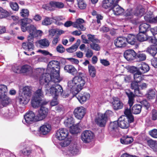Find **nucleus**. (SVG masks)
Here are the masks:
<instances>
[{
	"label": "nucleus",
	"mask_w": 157,
	"mask_h": 157,
	"mask_svg": "<svg viewBox=\"0 0 157 157\" xmlns=\"http://www.w3.org/2000/svg\"><path fill=\"white\" fill-rule=\"evenodd\" d=\"M70 132L72 134H77L80 132V129L79 124H77L75 125H73L72 127H70Z\"/></svg>",
	"instance_id": "40"
},
{
	"label": "nucleus",
	"mask_w": 157,
	"mask_h": 157,
	"mask_svg": "<svg viewBox=\"0 0 157 157\" xmlns=\"http://www.w3.org/2000/svg\"><path fill=\"white\" fill-rule=\"evenodd\" d=\"M142 108V106L140 104L135 105L132 108V112L134 114H139L141 112Z\"/></svg>",
	"instance_id": "36"
},
{
	"label": "nucleus",
	"mask_w": 157,
	"mask_h": 157,
	"mask_svg": "<svg viewBox=\"0 0 157 157\" xmlns=\"http://www.w3.org/2000/svg\"><path fill=\"white\" fill-rule=\"evenodd\" d=\"M79 153V149L75 144L71 145L67 151L68 155L70 156L75 155Z\"/></svg>",
	"instance_id": "17"
},
{
	"label": "nucleus",
	"mask_w": 157,
	"mask_h": 157,
	"mask_svg": "<svg viewBox=\"0 0 157 157\" xmlns=\"http://www.w3.org/2000/svg\"><path fill=\"white\" fill-rule=\"evenodd\" d=\"M33 121V119L25 115L24 118L23 119L22 121L24 124L28 125L32 124Z\"/></svg>",
	"instance_id": "44"
},
{
	"label": "nucleus",
	"mask_w": 157,
	"mask_h": 157,
	"mask_svg": "<svg viewBox=\"0 0 157 157\" xmlns=\"http://www.w3.org/2000/svg\"><path fill=\"white\" fill-rule=\"evenodd\" d=\"M124 56L128 61H130L136 58V53L133 50L128 49L124 52Z\"/></svg>",
	"instance_id": "15"
},
{
	"label": "nucleus",
	"mask_w": 157,
	"mask_h": 157,
	"mask_svg": "<svg viewBox=\"0 0 157 157\" xmlns=\"http://www.w3.org/2000/svg\"><path fill=\"white\" fill-rule=\"evenodd\" d=\"M52 20L51 18L48 17H46L42 22V24L44 25H50L52 23Z\"/></svg>",
	"instance_id": "53"
},
{
	"label": "nucleus",
	"mask_w": 157,
	"mask_h": 157,
	"mask_svg": "<svg viewBox=\"0 0 157 157\" xmlns=\"http://www.w3.org/2000/svg\"><path fill=\"white\" fill-rule=\"evenodd\" d=\"M4 115L5 117L7 118H11L14 117V113L13 112H12L11 110H8V113H5Z\"/></svg>",
	"instance_id": "56"
},
{
	"label": "nucleus",
	"mask_w": 157,
	"mask_h": 157,
	"mask_svg": "<svg viewBox=\"0 0 157 157\" xmlns=\"http://www.w3.org/2000/svg\"><path fill=\"white\" fill-rule=\"evenodd\" d=\"M94 134L90 130H85L81 134V139L85 143H88L90 142L93 138Z\"/></svg>",
	"instance_id": "8"
},
{
	"label": "nucleus",
	"mask_w": 157,
	"mask_h": 157,
	"mask_svg": "<svg viewBox=\"0 0 157 157\" xmlns=\"http://www.w3.org/2000/svg\"><path fill=\"white\" fill-rule=\"evenodd\" d=\"M138 84V82L135 81L132 82L131 84V88L134 90L135 93L136 95L140 96V95H142V94L139 90V86Z\"/></svg>",
	"instance_id": "24"
},
{
	"label": "nucleus",
	"mask_w": 157,
	"mask_h": 157,
	"mask_svg": "<svg viewBox=\"0 0 157 157\" xmlns=\"http://www.w3.org/2000/svg\"><path fill=\"white\" fill-rule=\"evenodd\" d=\"M41 98H37L36 96H33L31 100V103L32 106L36 108L40 106Z\"/></svg>",
	"instance_id": "29"
},
{
	"label": "nucleus",
	"mask_w": 157,
	"mask_h": 157,
	"mask_svg": "<svg viewBox=\"0 0 157 157\" xmlns=\"http://www.w3.org/2000/svg\"><path fill=\"white\" fill-rule=\"evenodd\" d=\"M56 50L58 52L61 53L65 51L64 48L61 44H59L57 47Z\"/></svg>",
	"instance_id": "64"
},
{
	"label": "nucleus",
	"mask_w": 157,
	"mask_h": 157,
	"mask_svg": "<svg viewBox=\"0 0 157 157\" xmlns=\"http://www.w3.org/2000/svg\"><path fill=\"white\" fill-rule=\"evenodd\" d=\"M145 12V10L143 8H137L134 14L138 17L142 16Z\"/></svg>",
	"instance_id": "45"
},
{
	"label": "nucleus",
	"mask_w": 157,
	"mask_h": 157,
	"mask_svg": "<svg viewBox=\"0 0 157 157\" xmlns=\"http://www.w3.org/2000/svg\"><path fill=\"white\" fill-rule=\"evenodd\" d=\"M42 33V32L40 30H37L36 29V31L34 32L32 37V41L31 42L32 43L33 39L35 37H36L38 36H41Z\"/></svg>",
	"instance_id": "55"
},
{
	"label": "nucleus",
	"mask_w": 157,
	"mask_h": 157,
	"mask_svg": "<svg viewBox=\"0 0 157 157\" xmlns=\"http://www.w3.org/2000/svg\"><path fill=\"white\" fill-rule=\"evenodd\" d=\"M87 36L89 41H91L93 43L94 42L98 43L99 42V40L97 38H96L94 35H92L90 34H88Z\"/></svg>",
	"instance_id": "48"
},
{
	"label": "nucleus",
	"mask_w": 157,
	"mask_h": 157,
	"mask_svg": "<svg viewBox=\"0 0 157 157\" xmlns=\"http://www.w3.org/2000/svg\"><path fill=\"white\" fill-rule=\"evenodd\" d=\"M114 44L117 48H122L126 46L127 43L126 37L123 36L117 37L115 40Z\"/></svg>",
	"instance_id": "14"
},
{
	"label": "nucleus",
	"mask_w": 157,
	"mask_h": 157,
	"mask_svg": "<svg viewBox=\"0 0 157 157\" xmlns=\"http://www.w3.org/2000/svg\"><path fill=\"white\" fill-rule=\"evenodd\" d=\"M118 126L122 128H127L129 126L128 119L125 116L120 117L118 120Z\"/></svg>",
	"instance_id": "13"
},
{
	"label": "nucleus",
	"mask_w": 157,
	"mask_h": 157,
	"mask_svg": "<svg viewBox=\"0 0 157 157\" xmlns=\"http://www.w3.org/2000/svg\"><path fill=\"white\" fill-rule=\"evenodd\" d=\"M146 58V55L143 52H140L136 55V58L138 61L145 60Z\"/></svg>",
	"instance_id": "43"
},
{
	"label": "nucleus",
	"mask_w": 157,
	"mask_h": 157,
	"mask_svg": "<svg viewBox=\"0 0 157 157\" xmlns=\"http://www.w3.org/2000/svg\"><path fill=\"white\" fill-rule=\"evenodd\" d=\"M149 70V66L144 63H142L141 65L138 68V71L142 74L147 72Z\"/></svg>",
	"instance_id": "28"
},
{
	"label": "nucleus",
	"mask_w": 157,
	"mask_h": 157,
	"mask_svg": "<svg viewBox=\"0 0 157 157\" xmlns=\"http://www.w3.org/2000/svg\"><path fill=\"white\" fill-rule=\"evenodd\" d=\"M90 94L87 93H84L83 94H79L77 95L76 98L82 104L85 102L90 97Z\"/></svg>",
	"instance_id": "19"
},
{
	"label": "nucleus",
	"mask_w": 157,
	"mask_h": 157,
	"mask_svg": "<svg viewBox=\"0 0 157 157\" xmlns=\"http://www.w3.org/2000/svg\"><path fill=\"white\" fill-rule=\"evenodd\" d=\"M31 69V67L29 66L25 65L23 66L20 69V73H26L29 71Z\"/></svg>",
	"instance_id": "49"
},
{
	"label": "nucleus",
	"mask_w": 157,
	"mask_h": 157,
	"mask_svg": "<svg viewBox=\"0 0 157 157\" xmlns=\"http://www.w3.org/2000/svg\"><path fill=\"white\" fill-rule=\"evenodd\" d=\"M65 71L71 75H75L77 72V70L72 65H67L65 66L64 68Z\"/></svg>",
	"instance_id": "25"
},
{
	"label": "nucleus",
	"mask_w": 157,
	"mask_h": 157,
	"mask_svg": "<svg viewBox=\"0 0 157 157\" xmlns=\"http://www.w3.org/2000/svg\"><path fill=\"white\" fill-rule=\"evenodd\" d=\"M149 42H150L155 46L157 45V39L155 37L149 36L148 40Z\"/></svg>",
	"instance_id": "59"
},
{
	"label": "nucleus",
	"mask_w": 157,
	"mask_h": 157,
	"mask_svg": "<svg viewBox=\"0 0 157 157\" xmlns=\"http://www.w3.org/2000/svg\"><path fill=\"white\" fill-rule=\"evenodd\" d=\"M60 63L57 60H52L48 63L47 70V73H44L45 69L44 68H38L36 73L38 76L41 75L40 77H44L48 80L51 78L56 82H60L59 70Z\"/></svg>",
	"instance_id": "1"
},
{
	"label": "nucleus",
	"mask_w": 157,
	"mask_h": 157,
	"mask_svg": "<svg viewBox=\"0 0 157 157\" xmlns=\"http://www.w3.org/2000/svg\"><path fill=\"white\" fill-rule=\"evenodd\" d=\"M86 109L82 106L76 108L74 111V114L75 117L78 120H81L85 116Z\"/></svg>",
	"instance_id": "10"
},
{
	"label": "nucleus",
	"mask_w": 157,
	"mask_h": 157,
	"mask_svg": "<svg viewBox=\"0 0 157 157\" xmlns=\"http://www.w3.org/2000/svg\"><path fill=\"white\" fill-rule=\"evenodd\" d=\"M29 98L22 95L19 96L17 98L19 104L23 106L26 105L29 101Z\"/></svg>",
	"instance_id": "27"
},
{
	"label": "nucleus",
	"mask_w": 157,
	"mask_h": 157,
	"mask_svg": "<svg viewBox=\"0 0 157 157\" xmlns=\"http://www.w3.org/2000/svg\"><path fill=\"white\" fill-rule=\"evenodd\" d=\"M112 111L107 110L104 113H98V116L95 118V121L96 124L100 127H104L106 124L108 118L112 115Z\"/></svg>",
	"instance_id": "5"
},
{
	"label": "nucleus",
	"mask_w": 157,
	"mask_h": 157,
	"mask_svg": "<svg viewBox=\"0 0 157 157\" xmlns=\"http://www.w3.org/2000/svg\"><path fill=\"white\" fill-rule=\"evenodd\" d=\"M23 95L29 98L32 95V88L31 87L26 86L23 88Z\"/></svg>",
	"instance_id": "33"
},
{
	"label": "nucleus",
	"mask_w": 157,
	"mask_h": 157,
	"mask_svg": "<svg viewBox=\"0 0 157 157\" xmlns=\"http://www.w3.org/2000/svg\"><path fill=\"white\" fill-rule=\"evenodd\" d=\"M115 0H103L102 2V7L107 9L111 8L114 6Z\"/></svg>",
	"instance_id": "26"
},
{
	"label": "nucleus",
	"mask_w": 157,
	"mask_h": 157,
	"mask_svg": "<svg viewBox=\"0 0 157 157\" xmlns=\"http://www.w3.org/2000/svg\"><path fill=\"white\" fill-rule=\"evenodd\" d=\"M113 107L115 110L121 109L123 106V104L117 98H113L112 103Z\"/></svg>",
	"instance_id": "20"
},
{
	"label": "nucleus",
	"mask_w": 157,
	"mask_h": 157,
	"mask_svg": "<svg viewBox=\"0 0 157 157\" xmlns=\"http://www.w3.org/2000/svg\"><path fill=\"white\" fill-rule=\"evenodd\" d=\"M77 46L73 45L71 47L67 49V51L68 52L73 53L77 50Z\"/></svg>",
	"instance_id": "62"
},
{
	"label": "nucleus",
	"mask_w": 157,
	"mask_h": 157,
	"mask_svg": "<svg viewBox=\"0 0 157 157\" xmlns=\"http://www.w3.org/2000/svg\"><path fill=\"white\" fill-rule=\"evenodd\" d=\"M51 125L46 123L41 126L39 129V132L41 134L45 135L48 134L51 130Z\"/></svg>",
	"instance_id": "16"
},
{
	"label": "nucleus",
	"mask_w": 157,
	"mask_h": 157,
	"mask_svg": "<svg viewBox=\"0 0 157 157\" xmlns=\"http://www.w3.org/2000/svg\"><path fill=\"white\" fill-rule=\"evenodd\" d=\"M59 82H55L51 78L48 80L46 77H40V84L47 88L46 94L49 95L54 96V98H57L58 97L61 95L63 92L62 87L58 83H56Z\"/></svg>",
	"instance_id": "3"
},
{
	"label": "nucleus",
	"mask_w": 157,
	"mask_h": 157,
	"mask_svg": "<svg viewBox=\"0 0 157 157\" xmlns=\"http://www.w3.org/2000/svg\"><path fill=\"white\" fill-rule=\"evenodd\" d=\"M52 19L56 21L55 22L56 24L60 25L63 24V23L59 21L63 20L64 18L61 16H58L53 17Z\"/></svg>",
	"instance_id": "51"
},
{
	"label": "nucleus",
	"mask_w": 157,
	"mask_h": 157,
	"mask_svg": "<svg viewBox=\"0 0 157 157\" xmlns=\"http://www.w3.org/2000/svg\"><path fill=\"white\" fill-rule=\"evenodd\" d=\"M9 18H10V20L12 19L13 20V21H14V22L11 24V26H13L14 25H16L19 22L20 24V21L21 19L19 20V17H18L15 16H10Z\"/></svg>",
	"instance_id": "47"
},
{
	"label": "nucleus",
	"mask_w": 157,
	"mask_h": 157,
	"mask_svg": "<svg viewBox=\"0 0 157 157\" xmlns=\"http://www.w3.org/2000/svg\"><path fill=\"white\" fill-rule=\"evenodd\" d=\"M118 121H114L110 123L109 127V129L111 131L118 132Z\"/></svg>",
	"instance_id": "32"
},
{
	"label": "nucleus",
	"mask_w": 157,
	"mask_h": 157,
	"mask_svg": "<svg viewBox=\"0 0 157 157\" xmlns=\"http://www.w3.org/2000/svg\"><path fill=\"white\" fill-rule=\"evenodd\" d=\"M30 145L27 143L24 145L25 149L21 151L22 154L25 156L30 155L32 157H40V153H42V151L41 148L39 147H37L36 150H32L31 149H28Z\"/></svg>",
	"instance_id": "6"
},
{
	"label": "nucleus",
	"mask_w": 157,
	"mask_h": 157,
	"mask_svg": "<svg viewBox=\"0 0 157 157\" xmlns=\"http://www.w3.org/2000/svg\"><path fill=\"white\" fill-rule=\"evenodd\" d=\"M74 123L73 118L71 116H69L65 120L64 124L67 127H71V125H73Z\"/></svg>",
	"instance_id": "38"
},
{
	"label": "nucleus",
	"mask_w": 157,
	"mask_h": 157,
	"mask_svg": "<svg viewBox=\"0 0 157 157\" xmlns=\"http://www.w3.org/2000/svg\"><path fill=\"white\" fill-rule=\"evenodd\" d=\"M111 8L113 10L114 14L116 15H122L124 11V10L119 5L114 6Z\"/></svg>",
	"instance_id": "23"
},
{
	"label": "nucleus",
	"mask_w": 157,
	"mask_h": 157,
	"mask_svg": "<svg viewBox=\"0 0 157 157\" xmlns=\"http://www.w3.org/2000/svg\"><path fill=\"white\" fill-rule=\"evenodd\" d=\"M48 112V108L45 106L40 107L36 117V121H40L43 120L47 115Z\"/></svg>",
	"instance_id": "9"
},
{
	"label": "nucleus",
	"mask_w": 157,
	"mask_h": 157,
	"mask_svg": "<svg viewBox=\"0 0 157 157\" xmlns=\"http://www.w3.org/2000/svg\"><path fill=\"white\" fill-rule=\"evenodd\" d=\"M78 7L80 9H84L86 7V4L84 3L83 0H77Z\"/></svg>",
	"instance_id": "52"
},
{
	"label": "nucleus",
	"mask_w": 157,
	"mask_h": 157,
	"mask_svg": "<svg viewBox=\"0 0 157 157\" xmlns=\"http://www.w3.org/2000/svg\"><path fill=\"white\" fill-rule=\"evenodd\" d=\"M125 92L128 98V103L129 104L130 108H131L134 103V95L129 90H126Z\"/></svg>",
	"instance_id": "21"
},
{
	"label": "nucleus",
	"mask_w": 157,
	"mask_h": 157,
	"mask_svg": "<svg viewBox=\"0 0 157 157\" xmlns=\"http://www.w3.org/2000/svg\"><path fill=\"white\" fill-rule=\"evenodd\" d=\"M126 38L127 43L132 45L135 44L137 41L136 36L132 34H128Z\"/></svg>",
	"instance_id": "22"
},
{
	"label": "nucleus",
	"mask_w": 157,
	"mask_h": 157,
	"mask_svg": "<svg viewBox=\"0 0 157 157\" xmlns=\"http://www.w3.org/2000/svg\"><path fill=\"white\" fill-rule=\"evenodd\" d=\"M147 52L154 56L157 53V48L155 46L151 45L147 48Z\"/></svg>",
	"instance_id": "37"
},
{
	"label": "nucleus",
	"mask_w": 157,
	"mask_h": 157,
	"mask_svg": "<svg viewBox=\"0 0 157 157\" xmlns=\"http://www.w3.org/2000/svg\"><path fill=\"white\" fill-rule=\"evenodd\" d=\"M38 43L41 48H45L48 47L49 45V42L48 40L46 39H44L40 40Z\"/></svg>",
	"instance_id": "39"
},
{
	"label": "nucleus",
	"mask_w": 157,
	"mask_h": 157,
	"mask_svg": "<svg viewBox=\"0 0 157 157\" xmlns=\"http://www.w3.org/2000/svg\"><path fill=\"white\" fill-rule=\"evenodd\" d=\"M155 96V92L152 90H149L147 93L146 94V97L149 100L154 99Z\"/></svg>",
	"instance_id": "46"
},
{
	"label": "nucleus",
	"mask_w": 157,
	"mask_h": 157,
	"mask_svg": "<svg viewBox=\"0 0 157 157\" xmlns=\"http://www.w3.org/2000/svg\"><path fill=\"white\" fill-rule=\"evenodd\" d=\"M64 6V4L62 2L56 1H51L49 4H47L43 6L44 8L46 10H51V7L62 8Z\"/></svg>",
	"instance_id": "12"
},
{
	"label": "nucleus",
	"mask_w": 157,
	"mask_h": 157,
	"mask_svg": "<svg viewBox=\"0 0 157 157\" xmlns=\"http://www.w3.org/2000/svg\"><path fill=\"white\" fill-rule=\"evenodd\" d=\"M149 134L152 137L157 138V129H154L149 132Z\"/></svg>",
	"instance_id": "58"
},
{
	"label": "nucleus",
	"mask_w": 157,
	"mask_h": 157,
	"mask_svg": "<svg viewBox=\"0 0 157 157\" xmlns=\"http://www.w3.org/2000/svg\"><path fill=\"white\" fill-rule=\"evenodd\" d=\"M82 75V73H79V75L75 77L68 82V89L74 96L76 95L82 90L86 83L85 78Z\"/></svg>",
	"instance_id": "4"
},
{
	"label": "nucleus",
	"mask_w": 157,
	"mask_h": 157,
	"mask_svg": "<svg viewBox=\"0 0 157 157\" xmlns=\"http://www.w3.org/2000/svg\"><path fill=\"white\" fill-rule=\"evenodd\" d=\"M137 40L140 42H143L148 40L149 36L146 33L139 32V33L136 36Z\"/></svg>",
	"instance_id": "31"
},
{
	"label": "nucleus",
	"mask_w": 157,
	"mask_h": 157,
	"mask_svg": "<svg viewBox=\"0 0 157 157\" xmlns=\"http://www.w3.org/2000/svg\"><path fill=\"white\" fill-rule=\"evenodd\" d=\"M71 140H65L60 142V145L63 147H66L70 144L71 143Z\"/></svg>",
	"instance_id": "63"
},
{
	"label": "nucleus",
	"mask_w": 157,
	"mask_h": 157,
	"mask_svg": "<svg viewBox=\"0 0 157 157\" xmlns=\"http://www.w3.org/2000/svg\"><path fill=\"white\" fill-rule=\"evenodd\" d=\"M90 47L91 49L95 51H99L100 50V47L99 44L93 43L90 44Z\"/></svg>",
	"instance_id": "57"
},
{
	"label": "nucleus",
	"mask_w": 157,
	"mask_h": 157,
	"mask_svg": "<svg viewBox=\"0 0 157 157\" xmlns=\"http://www.w3.org/2000/svg\"><path fill=\"white\" fill-rule=\"evenodd\" d=\"M84 22V20L82 19H77L75 22H74L73 27L78 29H79L82 31H84L86 29L82 24Z\"/></svg>",
	"instance_id": "18"
},
{
	"label": "nucleus",
	"mask_w": 157,
	"mask_h": 157,
	"mask_svg": "<svg viewBox=\"0 0 157 157\" xmlns=\"http://www.w3.org/2000/svg\"><path fill=\"white\" fill-rule=\"evenodd\" d=\"M43 92L42 89H39L35 92L33 96H36L37 98H41V97H43Z\"/></svg>",
	"instance_id": "50"
},
{
	"label": "nucleus",
	"mask_w": 157,
	"mask_h": 157,
	"mask_svg": "<svg viewBox=\"0 0 157 157\" xmlns=\"http://www.w3.org/2000/svg\"><path fill=\"white\" fill-rule=\"evenodd\" d=\"M89 72L90 76L92 78L95 76L96 71L95 67L91 64L88 65Z\"/></svg>",
	"instance_id": "41"
},
{
	"label": "nucleus",
	"mask_w": 157,
	"mask_h": 157,
	"mask_svg": "<svg viewBox=\"0 0 157 157\" xmlns=\"http://www.w3.org/2000/svg\"><path fill=\"white\" fill-rule=\"evenodd\" d=\"M133 141V138L131 136H126L121 139L120 142L121 143L124 144H128L131 143Z\"/></svg>",
	"instance_id": "30"
},
{
	"label": "nucleus",
	"mask_w": 157,
	"mask_h": 157,
	"mask_svg": "<svg viewBox=\"0 0 157 157\" xmlns=\"http://www.w3.org/2000/svg\"><path fill=\"white\" fill-rule=\"evenodd\" d=\"M147 144L154 151L157 152V142L152 139H150L147 141Z\"/></svg>",
	"instance_id": "34"
},
{
	"label": "nucleus",
	"mask_w": 157,
	"mask_h": 157,
	"mask_svg": "<svg viewBox=\"0 0 157 157\" xmlns=\"http://www.w3.org/2000/svg\"><path fill=\"white\" fill-rule=\"evenodd\" d=\"M10 6L12 9L14 11H17L19 9V6L16 2H11L10 3Z\"/></svg>",
	"instance_id": "60"
},
{
	"label": "nucleus",
	"mask_w": 157,
	"mask_h": 157,
	"mask_svg": "<svg viewBox=\"0 0 157 157\" xmlns=\"http://www.w3.org/2000/svg\"><path fill=\"white\" fill-rule=\"evenodd\" d=\"M150 25L148 24L143 23L139 26V32L145 33L150 29Z\"/></svg>",
	"instance_id": "35"
},
{
	"label": "nucleus",
	"mask_w": 157,
	"mask_h": 157,
	"mask_svg": "<svg viewBox=\"0 0 157 157\" xmlns=\"http://www.w3.org/2000/svg\"><path fill=\"white\" fill-rule=\"evenodd\" d=\"M29 11L28 10L23 9L21 10L20 12V15L23 17H28L29 15Z\"/></svg>",
	"instance_id": "54"
},
{
	"label": "nucleus",
	"mask_w": 157,
	"mask_h": 157,
	"mask_svg": "<svg viewBox=\"0 0 157 157\" xmlns=\"http://www.w3.org/2000/svg\"><path fill=\"white\" fill-rule=\"evenodd\" d=\"M69 132L66 129L60 128L57 130L56 133V138L59 140H64L68 136Z\"/></svg>",
	"instance_id": "11"
},
{
	"label": "nucleus",
	"mask_w": 157,
	"mask_h": 157,
	"mask_svg": "<svg viewBox=\"0 0 157 157\" xmlns=\"http://www.w3.org/2000/svg\"><path fill=\"white\" fill-rule=\"evenodd\" d=\"M32 22V19L28 18L21 19L20 21L21 31L23 32L27 31L29 33L28 37V42L23 43L22 45L24 49L29 51L33 50L34 48V45L31 41L36 28L34 25L30 24Z\"/></svg>",
	"instance_id": "2"
},
{
	"label": "nucleus",
	"mask_w": 157,
	"mask_h": 157,
	"mask_svg": "<svg viewBox=\"0 0 157 157\" xmlns=\"http://www.w3.org/2000/svg\"><path fill=\"white\" fill-rule=\"evenodd\" d=\"M25 115L27 117H30L31 118L33 119L34 120V119H35V120H36V116H35L34 113L31 111H29L27 113H26Z\"/></svg>",
	"instance_id": "61"
},
{
	"label": "nucleus",
	"mask_w": 157,
	"mask_h": 157,
	"mask_svg": "<svg viewBox=\"0 0 157 157\" xmlns=\"http://www.w3.org/2000/svg\"><path fill=\"white\" fill-rule=\"evenodd\" d=\"M10 13L6 10H4L2 8H0V18H3L9 17Z\"/></svg>",
	"instance_id": "42"
},
{
	"label": "nucleus",
	"mask_w": 157,
	"mask_h": 157,
	"mask_svg": "<svg viewBox=\"0 0 157 157\" xmlns=\"http://www.w3.org/2000/svg\"><path fill=\"white\" fill-rule=\"evenodd\" d=\"M7 91V88L6 86L0 85V101L3 107L7 105L11 101L6 94Z\"/></svg>",
	"instance_id": "7"
}]
</instances>
